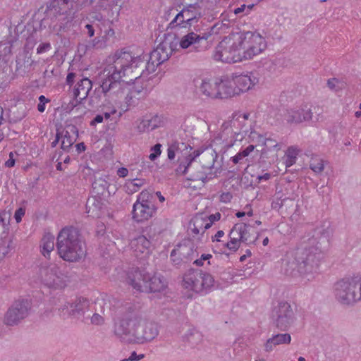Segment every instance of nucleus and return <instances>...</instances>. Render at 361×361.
Listing matches in <instances>:
<instances>
[{"mask_svg": "<svg viewBox=\"0 0 361 361\" xmlns=\"http://www.w3.org/2000/svg\"><path fill=\"white\" fill-rule=\"evenodd\" d=\"M11 214V210L0 211V231H9Z\"/></svg>", "mask_w": 361, "mask_h": 361, "instance_id": "ea45409f", "label": "nucleus"}, {"mask_svg": "<svg viewBox=\"0 0 361 361\" xmlns=\"http://www.w3.org/2000/svg\"><path fill=\"white\" fill-rule=\"evenodd\" d=\"M136 312L125 314L121 319L115 323L114 333L121 341L133 344V331L136 324H137Z\"/></svg>", "mask_w": 361, "mask_h": 361, "instance_id": "f8f14e48", "label": "nucleus"}, {"mask_svg": "<svg viewBox=\"0 0 361 361\" xmlns=\"http://www.w3.org/2000/svg\"><path fill=\"white\" fill-rule=\"evenodd\" d=\"M144 183L145 180L143 179L135 178L129 180L126 183L128 192L129 193H134L137 192L138 189L144 185Z\"/></svg>", "mask_w": 361, "mask_h": 361, "instance_id": "c03bdc74", "label": "nucleus"}, {"mask_svg": "<svg viewBox=\"0 0 361 361\" xmlns=\"http://www.w3.org/2000/svg\"><path fill=\"white\" fill-rule=\"evenodd\" d=\"M56 246L59 257L68 262H78L86 255L85 243L79 231L73 227H65L61 230Z\"/></svg>", "mask_w": 361, "mask_h": 361, "instance_id": "7ed1b4c3", "label": "nucleus"}, {"mask_svg": "<svg viewBox=\"0 0 361 361\" xmlns=\"http://www.w3.org/2000/svg\"><path fill=\"white\" fill-rule=\"evenodd\" d=\"M220 218H221V214L217 212L214 214L210 215L208 218H207V219L209 221V222L211 223V226H212L214 221L219 220Z\"/></svg>", "mask_w": 361, "mask_h": 361, "instance_id": "69168bd1", "label": "nucleus"}, {"mask_svg": "<svg viewBox=\"0 0 361 361\" xmlns=\"http://www.w3.org/2000/svg\"><path fill=\"white\" fill-rule=\"evenodd\" d=\"M172 147H175L174 150L176 154L181 153L185 157L184 160H181L178 158L179 166L177 169L178 172H182L183 174H186L189 170L190 166L192 162L195 159L196 157L200 155V150H194L191 152L192 147L183 142H175L171 145Z\"/></svg>", "mask_w": 361, "mask_h": 361, "instance_id": "f3484780", "label": "nucleus"}, {"mask_svg": "<svg viewBox=\"0 0 361 361\" xmlns=\"http://www.w3.org/2000/svg\"><path fill=\"white\" fill-rule=\"evenodd\" d=\"M240 243H241L238 240L230 239V240L227 242L225 245L226 247H228V250L235 251L240 247Z\"/></svg>", "mask_w": 361, "mask_h": 361, "instance_id": "603ef678", "label": "nucleus"}, {"mask_svg": "<svg viewBox=\"0 0 361 361\" xmlns=\"http://www.w3.org/2000/svg\"><path fill=\"white\" fill-rule=\"evenodd\" d=\"M61 140V148L68 151L75 142L78 137V130L75 126L72 124L66 125L64 129L60 132Z\"/></svg>", "mask_w": 361, "mask_h": 361, "instance_id": "393cba45", "label": "nucleus"}, {"mask_svg": "<svg viewBox=\"0 0 361 361\" xmlns=\"http://www.w3.org/2000/svg\"><path fill=\"white\" fill-rule=\"evenodd\" d=\"M312 113L307 105L291 109L286 111L284 119L288 123H300L312 119Z\"/></svg>", "mask_w": 361, "mask_h": 361, "instance_id": "aec40b11", "label": "nucleus"}, {"mask_svg": "<svg viewBox=\"0 0 361 361\" xmlns=\"http://www.w3.org/2000/svg\"><path fill=\"white\" fill-rule=\"evenodd\" d=\"M321 232L320 229L317 228L313 235L304 237L302 247L287 257L283 264L286 275L307 276L317 271L320 261L324 258L322 244L326 240L325 238L319 237Z\"/></svg>", "mask_w": 361, "mask_h": 361, "instance_id": "f03ea898", "label": "nucleus"}, {"mask_svg": "<svg viewBox=\"0 0 361 361\" xmlns=\"http://www.w3.org/2000/svg\"><path fill=\"white\" fill-rule=\"evenodd\" d=\"M239 38L245 60L252 59L267 48V42L259 33L246 32L239 33Z\"/></svg>", "mask_w": 361, "mask_h": 361, "instance_id": "1a4fd4ad", "label": "nucleus"}, {"mask_svg": "<svg viewBox=\"0 0 361 361\" xmlns=\"http://www.w3.org/2000/svg\"><path fill=\"white\" fill-rule=\"evenodd\" d=\"M22 57H23V67L25 68H29L32 65L34 61L27 54H23Z\"/></svg>", "mask_w": 361, "mask_h": 361, "instance_id": "bf43d9fd", "label": "nucleus"}, {"mask_svg": "<svg viewBox=\"0 0 361 361\" xmlns=\"http://www.w3.org/2000/svg\"><path fill=\"white\" fill-rule=\"evenodd\" d=\"M290 341L291 336L288 333L275 334L264 343V350L266 352H271L273 350L274 346L282 344H289Z\"/></svg>", "mask_w": 361, "mask_h": 361, "instance_id": "2f4dec72", "label": "nucleus"}, {"mask_svg": "<svg viewBox=\"0 0 361 361\" xmlns=\"http://www.w3.org/2000/svg\"><path fill=\"white\" fill-rule=\"evenodd\" d=\"M152 195L147 190H142L137 197L133 207V219L137 222L147 221L154 216L157 207Z\"/></svg>", "mask_w": 361, "mask_h": 361, "instance_id": "6e6552de", "label": "nucleus"}, {"mask_svg": "<svg viewBox=\"0 0 361 361\" xmlns=\"http://www.w3.org/2000/svg\"><path fill=\"white\" fill-rule=\"evenodd\" d=\"M219 80L220 81L219 87L221 90L220 99L238 95L233 74L231 75H224L219 78Z\"/></svg>", "mask_w": 361, "mask_h": 361, "instance_id": "b1692460", "label": "nucleus"}, {"mask_svg": "<svg viewBox=\"0 0 361 361\" xmlns=\"http://www.w3.org/2000/svg\"><path fill=\"white\" fill-rule=\"evenodd\" d=\"M336 300L343 305H353L361 300V275L346 277L335 284Z\"/></svg>", "mask_w": 361, "mask_h": 361, "instance_id": "423d86ee", "label": "nucleus"}, {"mask_svg": "<svg viewBox=\"0 0 361 361\" xmlns=\"http://www.w3.org/2000/svg\"><path fill=\"white\" fill-rule=\"evenodd\" d=\"M223 126L225 127V130H229V127H230L231 129V131L234 134H239L240 133H241V131L243 133H247V129L245 128V123H240L237 124V126L235 127H231L229 126V124L224 125V123Z\"/></svg>", "mask_w": 361, "mask_h": 361, "instance_id": "09e8293b", "label": "nucleus"}, {"mask_svg": "<svg viewBox=\"0 0 361 361\" xmlns=\"http://www.w3.org/2000/svg\"><path fill=\"white\" fill-rule=\"evenodd\" d=\"M245 224H236L229 233L230 239L243 243V234L245 231Z\"/></svg>", "mask_w": 361, "mask_h": 361, "instance_id": "58836bf2", "label": "nucleus"}, {"mask_svg": "<svg viewBox=\"0 0 361 361\" xmlns=\"http://www.w3.org/2000/svg\"><path fill=\"white\" fill-rule=\"evenodd\" d=\"M133 92L132 91L131 92H130L129 94H128L126 97V104H127V108L123 109L124 111H127L128 107L131 106H135V102L133 99L135 95L133 94Z\"/></svg>", "mask_w": 361, "mask_h": 361, "instance_id": "4d7b16f0", "label": "nucleus"}, {"mask_svg": "<svg viewBox=\"0 0 361 361\" xmlns=\"http://www.w3.org/2000/svg\"><path fill=\"white\" fill-rule=\"evenodd\" d=\"M128 174V170L125 167L119 168L117 171V175L121 178H125Z\"/></svg>", "mask_w": 361, "mask_h": 361, "instance_id": "338daca9", "label": "nucleus"}, {"mask_svg": "<svg viewBox=\"0 0 361 361\" xmlns=\"http://www.w3.org/2000/svg\"><path fill=\"white\" fill-rule=\"evenodd\" d=\"M51 48V44L49 43H42L39 45L37 49V54H42Z\"/></svg>", "mask_w": 361, "mask_h": 361, "instance_id": "052dcab7", "label": "nucleus"}, {"mask_svg": "<svg viewBox=\"0 0 361 361\" xmlns=\"http://www.w3.org/2000/svg\"><path fill=\"white\" fill-rule=\"evenodd\" d=\"M214 60L233 63L245 60L239 38V33L225 37L216 46L213 54Z\"/></svg>", "mask_w": 361, "mask_h": 361, "instance_id": "20e7f679", "label": "nucleus"}, {"mask_svg": "<svg viewBox=\"0 0 361 361\" xmlns=\"http://www.w3.org/2000/svg\"><path fill=\"white\" fill-rule=\"evenodd\" d=\"M41 252L46 257L49 258L51 252L54 248V237L51 235H45L40 245Z\"/></svg>", "mask_w": 361, "mask_h": 361, "instance_id": "c9c22d12", "label": "nucleus"}, {"mask_svg": "<svg viewBox=\"0 0 361 361\" xmlns=\"http://www.w3.org/2000/svg\"><path fill=\"white\" fill-rule=\"evenodd\" d=\"M174 147L171 145L167 149V157L169 160H173L176 157V152L174 150Z\"/></svg>", "mask_w": 361, "mask_h": 361, "instance_id": "0e129e2a", "label": "nucleus"}, {"mask_svg": "<svg viewBox=\"0 0 361 361\" xmlns=\"http://www.w3.org/2000/svg\"><path fill=\"white\" fill-rule=\"evenodd\" d=\"M30 310V304L27 300L16 301L8 310L4 316V324L8 326L18 324L27 317Z\"/></svg>", "mask_w": 361, "mask_h": 361, "instance_id": "dca6fc26", "label": "nucleus"}, {"mask_svg": "<svg viewBox=\"0 0 361 361\" xmlns=\"http://www.w3.org/2000/svg\"><path fill=\"white\" fill-rule=\"evenodd\" d=\"M104 203L102 197L93 195L87 199L86 203V212L93 218L99 217L103 208Z\"/></svg>", "mask_w": 361, "mask_h": 361, "instance_id": "7c9ffc66", "label": "nucleus"}, {"mask_svg": "<svg viewBox=\"0 0 361 361\" xmlns=\"http://www.w3.org/2000/svg\"><path fill=\"white\" fill-rule=\"evenodd\" d=\"M210 36V32H202L200 29L188 28V33L180 38L179 46L182 49L188 50V52H201L206 49L207 41Z\"/></svg>", "mask_w": 361, "mask_h": 361, "instance_id": "9d476101", "label": "nucleus"}, {"mask_svg": "<svg viewBox=\"0 0 361 361\" xmlns=\"http://www.w3.org/2000/svg\"><path fill=\"white\" fill-rule=\"evenodd\" d=\"M235 85L237 86V92L240 94L251 89L258 82V79L250 73L249 75H236L233 74Z\"/></svg>", "mask_w": 361, "mask_h": 361, "instance_id": "bb28decb", "label": "nucleus"}, {"mask_svg": "<svg viewBox=\"0 0 361 361\" xmlns=\"http://www.w3.org/2000/svg\"><path fill=\"white\" fill-rule=\"evenodd\" d=\"M202 154L200 162L204 171L191 175L190 180L207 182L217 176L221 172V163L217 161L218 154L214 149H208L200 151Z\"/></svg>", "mask_w": 361, "mask_h": 361, "instance_id": "0eeeda50", "label": "nucleus"}, {"mask_svg": "<svg viewBox=\"0 0 361 361\" xmlns=\"http://www.w3.org/2000/svg\"><path fill=\"white\" fill-rule=\"evenodd\" d=\"M211 227V223L204 217L202 215L199 214L195 216L189 224V230L190 231L192 237L200 239V236H203L205 231Z\"/></svg>", "mask_w": 361, "mask_h": 361, "instance_id": "5701e85b", "label": "nucleus"}, {"mask_svg": "<svg viewBox=\"0 0 361 361\" xmlns=\"http://www.w3.org/2000/svg\"><path fill=\"white\" fill-rule=\"evenodd\" d=\"M249 114H234L233 115L232 118L228 121L225 122L224 125L229 124L231 127H235L237 124L240 123H245L247 120L248 119Z\"/></svg>", "mask_w": 361, "mask_h": 361, "instance_id": "49530a36", "label": "nucleus"}, {"mask_svg": "<svg viewBox=\"0 0 361 361\" xmlns=\"http://www.w3.org/2000/svg\"><path fill=\"white\" fill-rule=\"evenodd\" d=\"M310 168L316 173H320L324 169V161L317 156H314L310 161Z\"/></svg>", "mask_w": 361, "mask_h": 361, "instance_id": "a19ab883", "label": "nucleus"}, {"mask_svg": "<svg viewBox=\"0 0 361 361\" xmlns=\"http://www.w3.org/2000/svg\"><path fill=\"white\" fill-rule=\"evenodd\" d=\"M160 118L157 116L151 118H144L138 123L137 128L140 133L152 130L160 126Z\"/></svg>", "mask_w": 361, "mask_h": 361, "instance_id": "f704fd0d", "label": "nucleus"}, {"mask_svg": "<svg viewBox=\"0 0 361 361\" xmlns=\"http://www.w3.org/2000/svg\"><path fill=\"white\" fill-rule=\"evenodd\" d=\"M264 145L267 147H276L277 144L276 142L273 140L272 139H265L264 141Z\"/></svg>", "mask_w": 361, "mask_h": 361, "instance_id": "774afa93", "label": "nucleus"}, {"mask_svg": "<svg viewBox=\"0 0 361 361\" xmlns=\"http://www.w3.org/2000/svg\"><path fill=\"white\" fill-rule=\"evenodd\" d=\"M145 357L144 354L137 355L135 351L131 353L130 357H128L130 361H139Z\"/></svg>", "mask_w": 361, "mask_h": 361, "instance_id": "e2e57ef3", "label": "nucleus"}, {"mask_svg": "<svg viewBox=\"0 0 361 361\" xmlns=\"http://www.w3.org/2000/svg\"><path fill=\"white\" fill-rule=\"evenodd\" d=\"M254 7V4H242L240 6L235 8L233 10V13L237 16H244L250 13L252 8Z\"/></svg>", "mask_w": 361, "mask_h": 361, "instance_id": "de8ad7c7", "label": "nucleus"}, {"mask_svg": "<svg viewBox=\"0 0 361 361\" xmlns=\"http://www.w3.org/2000/svg\"><path fill=\"white\" fill-rule=\"evenodd\" d=\"M13 238V234L9 231H0V259L4 258L14 248Z\"/></svg>", "mask_w": 361, "mask_h": 361, "instance_id": "c756f323", "label": "nucleus"}, {"mask_svg": "<svg viewBox=\"0 0 361 361\" xmlns=\"http://www.w3.org/2000/svg\"><path fill=\"white\" fill-rule=\"evenodd\" d=\"M161 145L157 143L151 148V154L149 156V159L151 161H154L160 156L161 153Z\"/></svg>", "mask_w": 361, "mask_h": 361, "instance_id": "8fccbe9b", "label": "nucleus"}, {"mask_svg": "<svg viewBox=\"0 0 361 361\" xmlns=\"http://www.w3.org/2000/svg\"><path fill=\"white\" fill-rule=\"evenodd\" d=\"M147 279V272L133 269L127 274L126 283L136 291L143 292Z\"/></svg>", "mask_w": 361, "mask_h": 361, "instance_id": "4be33fe9", "label": "nucleus"}, {"mask_svg": "<svg viewBox=\"0 0 361 361\" xmlns=\"http://www.w3.org/2000/svg\"><path fill=\"white\" fill-rule=\"evenodd\" d=\"M183 11L186 19V25H183L184 28H191L192 24L197 22L198 19L201 17V13L196 4L189 5L183 8Z\"/></svg>", "mask_w": 361, "mask_h": 361, "instance_id": "473e14b6", "label": "nucleus"}, {"mask_svg": "<svg viewBox=\"0 0 361 361\" xmlns=\"http://www.w3.org/2000/svg\"><path fill=\"white\" fill-rule=\"evenodd\" d=\"M130 246L134 255L139 259L145 258L151 252V241L143 235L132 239Z\"/></svg>", "mask_w": 361, "mask_h": 361, "instance_id": "412c9836", "label": "nucleus"}, {"mask_svg": "<svg viewBox=\"0 0 361 361\" xmlns=\"http://www.w3.org/2000/svg\"><path fill=\"white\" fill-rule=\"evenodd\" d=\"M137 324L133 331V344H143L153 341L159 335L157 324L152 322H145L137 313Z\"/></svg>", "mask_w": 361, "mask_h": 361, "instance_id": "ddd939ff", "label": "nucleus"}, {"mask_svg": "<svg viewBox=\"0 0 361 361\" xmlns=\"http://www.w3.org/2000/svg\"><path fill=\"white\" fill-rule=\"evenodd\" d=\"M92 3L93 0H51L47 7L45 16L51 20L61 17L59 20L67 23L73 19L75 13Z\"/></svg>", "mask_w": 361, "mask_h": 361, "instance_id": "39448f33", "label": "nucleus"}, {"mask_svg": "<svg viewBox=\"0 0 361 361\" xmlns=\"http://www.w3.org/2000/svg\"><path fill=\"white\" fill-rule=\"evenodd\" d=\"M245 231L243 234V243L249 245L254 243L258 239L257 232L254 228L245 224Z\"/></svg>", "mask_w": 361, "mask_h": 361, "instance_id": "4c0bfd02", "label": "nucleus"}, {"mask_svg": "<svg viewBox=\"0 0 361 361\" xmlns=\"http://www.w3.org/2000/svg\"><path fill=\"white\" fill-rule=\"evenodd\" d=\"M272 319L276 326L285 331L294 322L295 316L291 305L286 301H281L272 310Z\"/></svg>", "mask_w": 361, "mask_h": 361, "instance_id": "4468645a", "label": "nucleus"}, {"mask_svg": "<svg viewBox=\"0 0 361 361\" xmlns=\"http://www.w3.org/2000/svg\"><path fill=\"white\" fill-rule=\"evenodd\" d=\"M104 322V317L99 313H94L91 317V323L94 325H102Z\"/></svg>", "mask_w": 361, "mask_h": 361, "instance_id": "3c124183", "label": "nucleus"}, {"mask_svg": "<svg viewBox=\"0 0 361 361\" xmlns=\"http://www.w3.org/2000/svg\"><path fill=\"white\" fill-rule=\"evenodd\" d=\"M219 78H202L195 80L197 92L211 99H220L221 92Z\"/></svg>", "mask_w": 361, "mask_h": 361, "instance_id": "a211bd4d", "label": "nucleus"}, {"mask_svg": "<svg viewBox=\"0 0 361 361\" xmlns=\"http://www.w3.org/2000/svg\"><path fill=\"white\" fill-rule=\"evenodd\" d=\"M194 245L191 243H184L176 245V247L171 252V258L178 255L183 259L184 262L193 259Z\"/></svg>", "mask_w": 361, "mask_h": 361, "instance_id": "c85d7f7f", "label": "nucleus"}, {"mask_svg": "<svg viewBox=\"0 0 361 361\" xmlns=\"http://www.w3.org/2000/svg\"><path fill=\"white\" fill-rule=\"evenodd\" d=\"M25 215V209L23 208L18 209L14 214V218L17 223H20L22 221V217Z\"/></svg>", "mask_w": 361, "mask_h": 361, "instance_id": "13d9d810", "label": "nucleus"}, {"mask_svg": "<svg viewBox=\"0 0 361 361\" xmlns=\"http://www.w3.org/2000/svg\"><path fill=\"white\" fill-rule=\"evenodd\" d=\"M338 80L336 78H330L327 80V86L331 90H336V85Z\"/></svg>", "mask_w": 361, "mask_h": 361, "instance_id": "680f3d73", "label": "nucleus"}, {"mask_svg": "<svg viewBox=\"0 0 361 361\" xmlns=\"http://www.w3.org/2000/svg\"><path fill=\"white\" fill-rule=\"evenodd\" d=\"M39 274L42 281L48 287L59 288L66 286V276L55 264L42 267Z\"/></svg>", "mask_w": 361, "mask_h": 361, "instance_id": "2eb2a0df", "label": "nucleus"}, {"mask_svg": "<svg viewBox=\"0 0 361 361\" xmlns=\"http://www.w3.org/2000/svg\"><path fill=\"white\" fill-rule=\"evenodd\" d=\"M173 51V42L167 39L161 42L149 55L135 56L128 51H117L113 62L108 64L98 76L99 90L101 89L104 96L109 97L122 94L123 88L121 81L129 68H140L142 74L145 71L153 73L156 67L169 59Z\"/></svg>", "mask_w": 361, "mask_h": 361, "instance_id": "f257e3e1", "label": "nucleus"}, {"mask_svg": "<svg viewBox=\"0 0 361 361\" xmlns=\"http://www.w3.org/2000/svg\"><path fill=\"white\" fill-rule=\"evenodd\" d=\"M92 88V82L87 78H84L77 82L73 94L77 102H81L85 99Z\"/></svg>", "mask_w": 361, "mask_h": 361, "instance_id": "cd10ccee", "label": "nucleus"}, {"mask_svg": "<svg viewBox=\"0 0 361 361\" xmlns=\"http://www.w3.org/2000/svg\"><path fill=\"white\" fill-rule=\"evenodd\" d=\"M98 6L101 8L106 9L114 5L115 0H98Z\"/></svg>", "mask_w": 361, "mask_h": 361, "instance_id": "6e6d98bb", "label": "nucleus"}, {"mask_svg": "<svg viewBox=\"0 0 361 361\" xmlns=\"http://www.w3.org/2000/svg\"><path fill=\"white\" fill-rule=\"evenodd\" d=\"M107 176H100L96 178L92 183V192L96 196H105L108 192L109 183L106 180Z\"/></svg>", "mask_w": 361, "mask_h": 361, "instance_id": "72a5a7b5", "label": "nucleus"}, {"mask_svg": "<svg viewBox=\"0 0 361 361\" xmlns=\"http://www.w3.org/2000/svg\"><path fill=\"white\" fill-rule=\"evenodd\" d=\"M213 276L202 270L190 269L183 277V285L185 288L195 293L207 291L214 285Z\"/></svg>", "mask_w": 361, "mask_h": 361, "instance_id": "9b49d317", "label": "nucleus"}, {"mask_svg": "<svg viewBox=\"0 0 361 361\" xmlns=\"http://www.w3.org/2000/svg\"><path fill=\"white\" fill-rule=\"evenodd\" d=\"M298 150L294 147H289L286 152V166L290 167L295 163Z\"/></svg>", "mask_w": 361, "mask_h": 361, "instance_id": "79ce46f5", "label": "nucleus"}, {"mask_svg": "<svg viewBox=\"0 0 361 361\" xmlns=\"http://www.w3.org/2000/svg\"><path fill=\"white\" fill-rule=\"evenodd\" d=\"M286 200L274 197L271 202V208L275 210H279L283 207Z\"/></svg>", "mask_w": 361, "mask_h": 361, "instance_id": "5fc2aeb1", "label": "nucleus"}, {"mask_svg": "<svg viewBox=\"0 0 361 361\" xmlns=\"http://www.w3.org/2000/svg\"><path fill=\"white\" fill-rule=\"evenodd\" d=\"M104 42L99 37L94 38L92 42H90L87 45L88 48H101L102 47Z\"/></svg>", "mask_w": 361, "mask_h": 361, "instance_id": "864d4df0", "label": "nucleus"}, {"mask_svg": "<svg viewBox=\"0 0 361 361\" xmlns=\"http://www.w3.org/2000/svg\"><path fill=\"white\" fill-rule=\"evenodd\" d=\"M255 145H250L246 148L242 149L238 153H237L235 156L231 158V161L235 164H243V160L246 157H247L250 154L254 151Z\"/></svg>", "mask_w": 361, "mask_h": 361, "instance_id": "e433bc0d", "label": "nucleus"}, {"mask_svg": "<svg viewBox=\"0 0 361 361\" xmlns=\"http://www.w3.org/2000/svg\"><path fill=\"white\" fill-rule=\"evenodd\" d=\"M274 197L281 200H295L296 195L294 192H289L286 188H285V192H283L282 189H279V187H276Z\"/></svg>", "mask_w": 361, "mask_h": 361, "instance_id": "a18cd8bd", "label": "nucleus"}, {"mask_svg": "<svg viewBox=\"0 0 361 361\" xmlns=\"http://www.w3.org/2000/svg\"><path fill=\"white\" fill-rule=\"evenodd\" d=\"M90 310V302L85 298H78L72 302L62 305L60 310L65 314L73 316L78 319L84 317Z\"/></svg>", "mask_w": 361, "mask_h": 361, "instance_id": "6ab92c4d", "label": "nucleus"}, {"mask_svg": "<svg viewBox=\"0 0 361 361\" xmlns=\"http://www.w3.org/2000/svg\"><path fill=\"white\" fill-rule=\"evenodd\" d=\"M144 287L143 292L155 293L161 292L167 287L166 279L160 275L154 274L152 276L147 273V279Z\"/></svg>", "mask_w": 361, "mask_h": 361, "instance_id": "a878e982", "label": "nucleus"}, {"mask_svg": "<svg viewBox=\"0 0 361 361\" xmlns=\"http://www.w3.org/2000/svg\"><path fill=\"white\" fill-rule=\"evenodd\" d=\"M186 25V19L184 17L183 10L180 11L175 18L169 23L168 27L173 29L178 26L183 27V25Z\"/></svg>", "mask_w": 361, "mask_h": 361, "instance_id": "37998d69", "label": "nucleus"}]
</instances>
